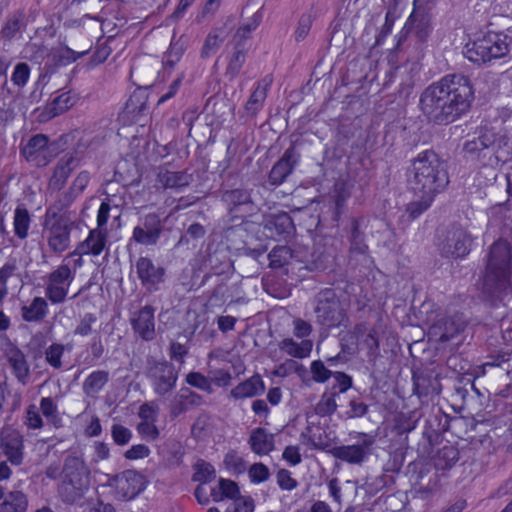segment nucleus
<instances>
[{"mask_svg": "<svg viewBox=\"0 0 512 512\" xmlns=\"http://www.w3.org/2000/svg\"><path fill=\"white\" fill-rule=\"evenodd\" d=\"M300 161V153L294 145L285 150L282 157L273 165L268 175V181L272 186L281 185L292 174Z\"/></svg>", "mask_w": 512, "mask_h": 512, "instance_id": "nucleus-21", "label": "nucleus"}, {"mask_svg": "<svg viewBox=\"0 0 512 512\" xmlns=\"http://www.w3.org/2000/svg\"><path fill=\"white\" fill-rule=\"evenodd\" d=\"M90 181V174L87 171H81L74 179L68 192L64 193L63 196L54 205H58L60 208H68L73 201L84 191Z\"/></svg>", "mask_w": 512, "mask_h": 512, "instance_id": "nucleus-38", "label": "nucleus"}, {"mask_svg": "<svg viewBox=\"0 0 512 512\" xmlns=\"http://www.w3.org/2000/svg\"><path fill=\"white\" fill-rule=\"evenodd\" d=\"M0 448L12 465H21L24 457L23 435L16 429L4 428L0 434Z\"/></svg>", "mask_w": 512, "mask_h": 512, "instance_id": "nucleus-20", "label": "nucleus"}, {"mask_svg": "<svg viewBox=\"0 0 512 512\" xmlns=\"http://www.w3.org/2000/svg\"><path fill=\"white\" fill-rule=\"evenodd\" d=\"M313 311L315 323L325 332L350 325L347 309L332 288L322 289L315 295Z\"/></svg>", "mask_w": 512, "mask_h": 512, "instance_id": "nucleus-6", "label": "nucleus"}, {"mask_svg": "<svg viewBox=\"0 0 512 512\" xmlns=\"http://www.w3.org/2000/svg\"><path fill=\"white\" fill-rule=\"evenodd\" d=\"M472 239L461 227H454L447 232L441 244V253L445 257L462 258L470 252Z\"/></svg>", "mask_w": 512, "mask_h": 512, "instance_id": "nucleus-19", "label": "nucleus"}, {"mask_svg": "<svg viewBox=\"0 0 512 512\" xmlns=\"http://www.w3.org/2000/svg\"><path fill=\"white\" fill-rule=\"evenodd\" d=\"M145 376L149 380L153 392L157 396L163 397L175 389L178 371L173 363L149 356L146 359Z\"/></svg>", "mask_w": 512, "mask_h": 512, "instance_id": "nucleus-9", "label": "nucleus"}, {"mask_svg": "<svg viewBox=\"0 0 512 512\" xmlns=\"http://www.w3.org/2000/svg\"><path fill=\"white\" fill-rule=\"evenodd\" d=\"M511 42L512 38L504 33L488 31L466 43L463 54L473 63L485 64L505 57L510 51Z\"/></svg>", "mask_w": 512, "mask_h": 512, "instance_id": "nucleus-7", "label": "nucleus"}, {"mask_svg": "<svg viewBox=\"0 0 512 512\" xmlns=\"http://www.w3.org/2000/svg\"><path fill=\"white\" fill-rule=\"evenodd\" d=\"M261 22V16L257 13L251 18V20L242 26H240L235 35L234 39L237 41H241L242 43H246V40L250 37V33L254 31Z\"/></svg>", "mask_w": 512, "mask_h": 512, "instance_id": "nucleus-58", "label": "nucleus"}, {"mask_svg": "<svg viewBox=\"0 0 512 512\" xmlns=\"http://www.w3.org/2000/svg\"><path fill=\"white\" fill-rule=\"evenodd\" d=\"M89 488L90 470L83 458L72 454L66 456L57 488L61 501L66 505L78 504Z\"/></svg>", "mask_w": 512, "mask_h": 512, "instance_id": "nucleus-5", "label": "nucleus"}, {"mask_svg": "<svg viewBox=\"0 0 512 512\" xmlns=\"http://www.w3.org/2000/svg\"><path fill=\"white\" fill-rule=\"evenodd\" d=\"M310 369L313 379L318 383H324L332 377L334 373L329 370L321 360L313 361Z\"/></svg>", "mask_w": 512, "mask_h": 512, "instance_id": "nucleus-64", "label": "nucleus"}, {"mask_svg": "<svg viewBox=\"0 0 512 512\" xmlns=\"http://www.w3.org/2000/svg\"><path fill=\"white\" fill-rule=\"evenodd\" d=\"M21 317L25 322L41 323L48 315V303L43 297H34L32 301L21 307Z\"/></svg>", "mask_w": 512, "mask_h": 512, "instance_id": "nucleus-32", "label": "nucleus"}, {"mask_svg": "<svg viewBox=\"0 0 512 512\" xmlns=\"http://www.w3.org/2000/svg\"><path fill=\"white\" fill-rule=\"evenodd\" d=\"M431 16L424 10H414L400 32L397 47L408 35H412L420 43H424L432 32Z\"/></svg>", "mask_w": 512, "mask_h": 512, "instance_id": "nucleus-17", "label": "nucleus"}, {"mask_svg": "<svg viewBox=\"0 0 512 512\" xmlns=\"http://www.w3.org/2000/svg\"><path fill=\"white\" fill-rule=\"evenodd\" d=\"M467 325V319L461 312H455L437 320L431 327V333L439 341L447 342L462 332Z\"/></svg>", "mask_w": 512, "mask_h": 512, "instance_id": "nucleus-23", "label": "nucleus"}, {"mask_svg": "<svg viewBox=\"0 0 512 512\" xmlns=\"http://www.w3.org/2000/svg\"><path fill=\"white\" fill-rule=\"evenodd\" d=\"M118 496L123 500H132L145 489V477L135 470H125L113 477Z\"/></svg>", "mask_w": 512, "mask_h": 512, "instance_id": "nucleus-18", "label": "nucleus"}, {"mask_svg": "<svg viewBox=\"0 0 512 512\" xmlns=\"http://www.w3.org/2000/svg\"><path fill=\"white\" fill-rule=\"evenodd\" d=\"M64 210L53 204L47 208L44 216L43 232L50 251L55 254H61L69 248L70 233L76 226L71 213Z\"/></svg>", "mask_w": 512, "mask_h": 512, "instance_id": "nucleus-8", "label": "nucleus"}, {"mask_svg": "<svg viewBox=\"0 0 512 512\" xmlns=\"http://www.w3.org/2000/svg\"><path fill=\"white\" fill-rule=\"evenodd\" d=\"M136 273L143 287L149 292L158 290L159 284L164 282L165 269L155 265L148 257H140L137 260Z\"/></svg>", "mask_w": 512, "mask_h": 512, "instance_id": "nucleus-24", "label": "nucleus"}, {"mask_svg": "<svg viewBox=\"0 0 512 512\" xmlns=\"http://www.w3.org/2000/svg\"><path fill=\"white\" fill-rule=\"evenodd\" d=\"M20 153L31 165L45 167L59 154V146L51 142L47 135L36 134L21 146Z\"/></svg>", "mask_w": 512, "mask_h": 512, "instance_id": "nucleus-11", "label": "nucleus"}, {"mask_svg": "<svg viewBox=\"0 0 512 512\" xmlns=\"http://www.w3.org/2000/svg\"><path fill=\"white\" fill-rule=\"evenodd\" d=\"M272 269H281L288 266L293 259L292 249L286 245L274 247L267 256Z\"/></svg>", "mask_w": 512, "mask_h": 512, "instance_id": "nucleus-45", "label": "nucleus"}, {"mask_svg": "<svg viewBox=\"0 0 512 512\" xmlns=\"http://www.w3.org/2000/svg\"><path fill=\"white\" fill-rule=\"evenodd\" d=\"M74 279L70 267L62 264L52 271L46 281L45 296L52 304L65 302L69 286Z\"/></svg>", "mask_w": 512, "mask_h": 512, "instance_id": "nucleus-13", "label": "nucleus"}, {"mask_svg": "<svg viewBox=\"0 0 512 512\" xmlns=\"http://www.w3.org/2000/svg\"><path fill=\"white\" fill-rule=\"evenodd\" d=\"M29 76V65L25 62H19L14 67L13 73L11 75V81L14 85L18 87H24L29 80Z\"/></svg>", "mask_w": 512, "mask_h": 512, "instance_id": "nucleus-60", "label": "nucleus"}, {"mask_svg": "<svg viewBox=\"0 0 512 512\" xmlns=\"http://www.w3.org/2000/svg\"><path fill=\"white\" fill-rule=\"evenodd\" d=\"M264 229L269 237L287 238L294 233L295 226L288 213L280 212L266 218Z\"/></svg>", "mask_w": 512, "mask_h": 512, "instance_id": "nucleus-27", "label": "nucleus"}, {"mask_svg": "<svg viewBox=\"0 0 512 512\" xmlns=\"http://www.w3.org/2000/svg\"><path fill=\"white\" fill-rule=\"evenodd\" d=\"M27 497L21 491H12L0 504V512H26Z\"/></svg>", "mask_w": 512, "mask_h": 512, "instance_id": "nucleus-44", "label": "nucleus"}, {"mask_svg": "<svg viewBox=\"0 0 512 512\" xmlns=\"http://www.w3.org/2000/svg\"><path fill=\"white\" fill-rule=\"evenodd\" d=\"M449 426L444 423V426H440V419L435 417V415H431L426 420V426L423 431V439L425 443L423 444V448L421 450L422 454H426L430 456L432 453V447L438 443L441 438V435L449 430Z\"/></svg>", "mask_w": 512, "mask_h": 512, "instance_id": "nucleus-30", "label": "nucleus"}, {"mask_svg": "<svg viewBox=\"0 0 512 512\" xmlns=\"http://www.w3.org/2000/svg\"><path fill=\"white\" fill-rule=\"evenodd\" d=\"M7 359L13 369L15 377L21 383L25 384L30 373L25 354L17 346H12L7 351Z\"/></svg>", "mask_w": 512, "mask_h": 512, "instance_id": "nucleus-35", "label": "nucleus"}, {"mask_svg": "<svg viewBox=\"0 0 512 512\" xmlns=\"http://www.w3.org/2000/svg\"><path fill=\"white\" fill-rule=\"evenodd\" d=\"M464 157L484 167H502L512 160V145L505 133L481 127L477 136L464 142Z\"/></svg>", "mask_w": 512, "mask_h": 512, "instance_id": "nucleus-3", "label": "nucleus"}, {"mask_svg": "<svg viewBox=\"0 0 512 512\" xmlns=\"http://www.w3.org/2000/svg\"><path fill=\"white\" fill-rule=\"evenodd\" d=\"M192 480L201 484L212 482L216 478V470L212 464L204 459H198L193 465Z\"/></svg>", "mask_w": 512, "mask_h": 512, "instance_id": "nucleus-46", "label": "nucleus"}, {"mask_svg": "<svg viewBox=\"0 0 512 512\" xmlns=\"http://www.w3.org/2000/svg\"><path fill=\"white\" fill-rule=\"evenodd\" d=\"M106 242V230L97 227L96 229L90 230L88 237L77 245L73 254L79 256L88 254L94 256L100 255L106 246Z\"/></svg>", "mask_w": 512, "mask_h": 512, "instance_id": "nucleus-29", "label": "nucleus"}, {"mask_svg": "<svg viewBox=\"0 0 512 512\" xmlns=\"http://www.w3.org/2000/svg\"><path fill=\"white\" fill-rule=\"evenodd\" d=\"M362 344L367 349L368 361L375 364L377 359L380 357V341L378 332L375 328L369 329L362 341Z\"/></svg>", "mask_w": 512, "mask_h": 512, "instance_id": "nucleus-49", "label": "nucleus"}, {"mask_svg": "<svg viewBox=\"0 0 512 512\" xmlns=\"http://www.w3.org/2000/svg\"><path fill=\"white\" fill-rule=\"evenodd\" d=\"M369 406L361 401L360 398L354 397L349 401V410L345 412L346 418H360L368 413Z\"/></svg>", "mask_w": 512, "mask_h": 512, "instance_id": "nucleus-62", "label": "nucleus"}, {"mask_svg": "<svg viewBox=\"0 0 512 512\" xmlns=\"http://www.w3.org/2000/svg\"><path fill=\"white\" fill-rule=\"evenodd\" d=\"M186 382L192 387L205 391L207 393H212V383L211 380L201 374L200 372H190L186 375Z\"/></svg>", "mask_w": 512, "mask_h": 512, "instance_id": "nucleus-56", "label": "nucleus"}, {"mask_svg": "<svg viewBox=\"0 0 512 512\" xmlns=\"http://www.w3.org/2000/svg\"><path fill=\"white\" fill-rule=\"evenodd\" d=\"M26 27V16L23 11H15L8 16L2 30L3 38L11 40Z\"/></svg>", "mask_w": 512, "mask_h": 512, "instance_id": "nucleus-41", "label": "nucleus"}, {"mask_svg": "<svg viewBox=\"0 0 512 512\" xmlns=\"http://www.w3.org/2000/svg\"><path fill=\"white\" fill-rule=\"evenodd\" d=\"M163 232V222L160 216L153 212L140 218L137 226L134 227L132 239L144 246H154L158 243Z\"/></svg>", "mask_w": 512, "mask_h": 512, "instance_id": "nucleus-14", "label": "nucleus"}, {"mask_svg": "<svg viewBox=\"0 0 512 512\" xmlns=\"http://www.w3.org/2000/svg\"><path fill=\"white\" fill-rule=\"evenodd\" d=\"M279 347L290 356L304 358L311 352L312 343L310 341H303L301 344H298L293 339L287 338L280 342Z\"/></svg>", "mask_w": 512, "mask_h": 512, "instance_id": "nucleus-48", "label": "nucleus"}, {"mask_svg": "<svg viewBox=\"0 0 512 512\" xmlns=\"http://www.w3.org/2000/svg\"><path fill=\"white\" fill-rule=\"evenodd\" d=\"M110 374L106 370H96L84 380L82 389L86 396L95 397L109 382Z\"/></svg>", "mask_w": 512, "mask_h": 512, "instance_id": "nucleus-40", "label": "nucleus"}, {"mask_svg": "<svg viewBox=\"0 0 512 512\" xmlns=\"http://www.w3.org/2000/svg\"><path fill=\"white\" fill-rule=\"evenodd\" d=\"M248 49L249 48L247 47L246 43H242L241 41H237L235 43L234 51L230 57L225 71L226 77H228L230 80L235 79L239 75L246 61Z\"/></svg>", "mask_w": 512, "mask_h": 512, "instance_id": "nucleus-39", "label": "nucleus"}, {"mask_svg": "<svg viewBox=\"0 0 512 512\" xmlns=\"http://www.w3.org/2000/svg\"><path fill=\"white\" fill-rule=\"evenodd\" d=\"M271 84L272 78L269 76H266L257 82L255 89L253 90L245 105V109L248 114L254 116L263 108V104Z\"/></svg>", "mask_w": 512, "mask_h": 512, "instance_id": "nucleus-33", "label": "nucleus"}, {"mask_svg": "<svg viewBox=\"0 0 512 512\" xmlns=\"http://www.w3.org/2000/svg\"><path fill=\"white\" fill-rule=\"evenodd\" d=\"M129 322L135 336L143 341L150 342L156 338L155 308L145 305L130 312Z\"/></svg>", "mask_w": 512, "mask_h": 512, "instance_id": "nucleus-16", "label": "nucleus"}, {"mask_svg": "<svg viewBox=\"0 0 512 512\" xmlns=\"http://www.w3.org/2000/svg\"><path fill=\"white\" fill-rule=\"evenodd\" d=\"M32 219L29 211L23 206L18 205L14 211V234L20 240H24L28 237L29 228Z\"/></svg>", "mask_w": 512, "mask_h": 512, "instance_id": "nucleus-42", "label": "nucleus"}, {"mask_svg": "<svg viewBox=\"0 0 512 512\" xmlns=\"http://www.w3.org/2000/svg\"><path fill=\"white\" fill-rule=\"evenodd\" d=\"M80 160L74 154H65L54 168L52 180L59 187L64 186L73 170L79 166Z\"/></svg>", "mask_w": 512, "mask_h": 512, "instance_id": "nucleus-37", "label": "nucleus"}, {"mask_svg": "<svg viewBox=\"0 0 512 512\" xmlns=\"http://www.w3.org/2000/svg\"><path fill=\"white\" fill-rule=\"evenodd\" d=\"M206 234V229L200 223H192L186 229V232L182 234L176 244V247L188 245L191 240L202 239Z\"/></svg>", "mask_w": 512, "mask_h": 512, "instance_id": "nucleus-51", "label": "nucleus"}, {"mask_svg": "<svg viewBox=\"0 0 512 512\" xmlns=\"http://www.w3.org/2000/svg\"><path fill=\"white\" fill-rule=\"evenodd\" d=\"M223 42V39L219 37L217 34L210 33L202 47L201 50V57L202 58H209L212 55H214L218 49L220 48L221 44Z\"/></svg>", "mask_w": 512, "mask_h": 512, "instance_id": "nucleus-63", "label": "nucleus"}, {"mask_svg": "<svg viewBox=\"0 0 512 512\" xmlns=\"http://www.w3.org/2000/svg\"><path fill=\"white\" fill-rule=\"evenodd\" d=\"M368 218L365 216L351 217L344 227L345 236L350 244L352 253L364 254L368 250L365 238V230L368 226Z\"/></svg>", "mask_w": 512, "mask_h": 512, "instance_id": "nucleus-26", "label": "nucleus"}, {"mask_svg": "<svg viewBox=\"0 0 512 512\" xmlns=\"http://www.w3.org/2000/svg\"><path fill=\"white\" fill-rule=\"evenodd\" d=\"M408 184L414 194L436 197L449 184L445 162L433 150L420 152L411 161V168L408 170Z\"/></svg>", "mask_w": 512, "mask_h": 512, "instance_id": "nucleus-4", "label": "nucleus"}, {"mask_svg": "<svg viewBox=\"0 0 512 512\" xmlns=\"http://www.w3.org/2000/svg\"><path fill=\"white\" fill-rule=\"evenodd\" d=\"M407 475L417 493L429 495L439 485L438 470L431 463L422 460L412 461L407 466Z\"/></svg>", "mask_w": 512, "mask_h": 512, "instance_id": "nucleus-12", "label": "nucleus"}, {"mask_svg": "<svg viewBox=\"0 0 512 512\" xmlns=\"http://www.w3.org/2000/svg\"><path fill=\"white\" fill-rule=\"evenodd\" d=\"M414 195L417 196L418 199L410 202L406 206V210H405V212L408 215V218L410 220L417 219L426 210H428L431 207V205L435 199L434 196L426 195V194H414Z\"/></svg>", "mask_w": 512, "mask_h": 512, "instance_id": "nucleus-47", "label": "nucleus"}, {"mask_svg": "<svg viewBox=\"0 0 512 512\" xmlns=\"http://www.w3.org/2000/svg\"><path fill=\"white\" fill-rule=\"evenodd\" d=\"M339 343L341 352L347 356L354 355L358 350V340L349 331L340 333Z\"/></svg>", "mask_w": 512, "mask_h": 512, "instance_id": "nucleus-61", "label": "nucleus"}, {"mask_svg": "<svg viewBox=\"0 0 512 512\" xmlns=\"http://www.w3.org/2000/svg\"><path fill=\"white\" fill-rule=\"evenodd\" d=\"M474 98L475 91L468 76L448 74L422 91L419 107L429 123L446 126L468 113Z\"/></svg>", "mask_w": 512, "mask_h": 512, "instance_id": "nucleus-1", "label": "nucleus"}, {"mask_svg": "<svg viewBox=\"0 0 512 512\" xmlns=\"http://www.w3.org/2000/svg\"><path fill=\"white\" fill-rule=\"evenodd\" d=\"M430 455H432L433 459L432 466L437 470L450 469L459 460V450L449 443H446Z\"/></svg>", "mask_w": 512, "mask_h": 512, "instance_id": "nucleus-36", "label": "nucleus"}, {"mask_svg": "<svg viewBox=\"0 0 512 512\" xmlns=\"http://www.w3.org/2000/svg\"><path fill=\"white\" fill-rule=\"evenodd\" d=\"M264 391L265 385L261 376L259 374H255L233 388L230 395L235 399H243L261 395Z\"/></svg>", "mask_w": 512, "mask_h": 512, "instance_id": "nucleus-34", "label": "nucleus"}, {"mask_svg": "<svg viewBox=\"0 0 512 512\" xmlns=\"http://www.w3.org/2000/svg\"><path fill=\"white\" fill-rule=\"evenodd\" d=\"M160 184L164 188L180 189L189 185L191 181V175L183 171H164L158 175Z\"/></svg>", "mask_w": 512, "mask_h": 512, "instance_id": "nucleus-43", "label": "nucleus"}, {"mask_svg": "<svg viewBox=\"0 0 512 512\" xmlns=\"http://www.w3.org/2000/svg\"><path fill=\"white\" fill-rule=\"evenodd\" d=\"M202 404L203 397L200 394L192 391L188 387H182L171 403L170 415L173 418H176L179 415L186 413L191 408L198 407Z\"/></svg>", "mask_w": 512, "mask_h": 512, "instance_id": "nucleus-28", "label": "nucleus"}, {"mask_svg": "<svg viewBox=\"0 0 512 512\" xmlns=\"http://www.w3.org/2000/svg\"><path fill=\"white\" fill-rule=\"evenodd\" d=\"M87 51L76 52L68 46H61L53 49L47 56L44 66L41 68L39 82L46 83L50 77L55 74L60 67L67 66L76 62L79 58L85 56Z\"/></svg>", "mask_w": 512, "mask_h": 512, "instance_id": "nucleus-15", "label": "nucleus"}, {"mask_svg": "<svg viewBox=\"0 0 512 512\" xmlns=\"http://www.w3.org/2000/svg\"><path fill=\"white\" fill-rule=\"evenodd\" d=\"M337 395L336 391H332L330 393L325 392L319 402L316 404L315 412L319 416H329L332 415L336 409L337 404L335 401V396Z\"/></svg>", "mask_w": 512, "mask_h": 512, "instance_id": "nucleus-50", "label": "nucleus"}, {"mask_svg": "<svg viewBox=\"0 0 512 512\" xmlns=\"http://www.w3.org/2000/svg\"><path fill=\"white\" fill-rule=\"evenodd\" d=\"M147 109L146 101L141 95L133 94L125 104L124 112L135 118L141 115Z\"/></svg>", "mask_w": 512, "mask_h": 512, "instance_id": "nucleus-53", "label": "nucleus"}, {"mask_svg": "<svg viewBox=\"0 0 512 512\" xmlns=\"http://www.w3.org/2000/svg\"><path fill=\"white\" fill-rule=\"evenodd\" d=\"M223 462L227 469L232 470L236 474H241L246 470L245 461L235 450L228 451Z\"/></svg>", "mask_w": 512, "mask_h": 512, "instance_id": "nucleus-59", "label": "nucleus"}, {"mask_svg": "<svg viewBox=\"0 0 512 512\" xmlns=\"http://www.w3.org/2000/svg\"><path fill=\"white\" fill-rule=\"evenodd\" d=\"M349 445L334 446L327 451L336 459L351 465H362L372 455L376 443L375 435L355 432Z\"/></svg>", "mask_w": 512, "mask_h": 512, "instance_id": "nucleus-10", "label": "nucleus"}, {"mask_svg": "<svg viewBox=\"0 0 512 512\" xmlns=\"http://www.w3.org/2000/svg\"><path fill=\"white\" fill-rule=\"evenodd\" d=\"M404 453L401 451H394L389 454V459L384 465L383 471L385 474L393 475L395 478V475H397L404 464Z\"/></svg>", "mask_w": 512, "mask_h": 512, "instance_id": "nucleus-54", "label": "nucleus"}, {"mask_svg": "<svg viewBox=\"0 0 512 512\" xmlns=\"http://www.w3.org/2000/svg\"><path fill=\"white\" fill-rule=\"evenodd\" d=\"M251 192L252 190L245 187L224 189L221 192V201L231 214L250 212L254 206Z\"/></svg>", "mask_w": 512, "mask_h": 512, "instance_id": "nucleus-25", "label": "nucleus"}, {"mask_svg": "<svg viewBox=\"0 0 512 512\" xmlns=\"http://www.w3.org/2000/svg\"><path fill=\"white\" fill-rule=\"evenodd\" d=\"M314 18L311 13H304L300 16L294 37L296 42L303 41L309 34Z\"/></svg>", "mask_w": 512, "mask_h": 512, "instance_id": "nucleus-57", "label": "nucleus"}, {"mask_svg": "<svg viewBox=\"0 0 512 512\" xmlns=\"http://www.w3.org/2000/svg\"><path fill=\"white\" fill-rule=\"evenodd\" d=\"M480 295L493 307L512 297V245L505 239H498L489 247Z\"/></svg>", "mask_w": 512, "mask_h": 512, "instance_id": "nucleus-2", "label": "nucleus"}, {"mask_svg": "<svg viewBox=\"0 0 512 512\" xmlns=\"http://www.w3.org/2000/svg\"><path fill=\"white\" fill-rule=\"evenodd\" d=\"M65 346L60 343H52L45 350V360L54 369L62 368L61 358L64 354Z\"/></svg>", "mask_w": 512, "mask_h": 512, "instance_id": "nucleus-52", "label": "nucleus"}, {"mask_svg": "<svg viewBox=\"0 0 512 512\" xmlns=\"http://www.w3.org/2000/svg\"><path fill=\"white\" fill-rule=\"evenodd\" d=\"M248 443L257 455H267L274 450V434L258 427L252 430Z\"/></svg>", "mask_w": 512, "mask_h": 512, "instance_id": "nucleus-31", "label": "nucleus"}, {"mask_svg": "<svg viewBox=\"0 0 512 512\" xmlns=\"http://www.w3.org/2000/svg\"><path fill=\"white\" fill-rule=\"evenodd\" d=\"M413 390L422 402H428L441 392L438 375L433 370L413 372Z\"/></svg>", "mask_w": 512, "mask_h": 512, "instance_id": "nucleus-22", "label": "nucleus"}, {"mask_svg": "<svg viewBox=\"0 0 512 512\" xmlns=\"http://www.w3.org/2000/svg\"><path fill=\"white\" fill-rule=\"evenodd\" d=\"M111 437L116 445L125 446L131 441L133 433L126 426L114 423L111 427Z\"/></svg>", "mask_w": 512, "mask_h": 512, "instance_id": "nucleus-55", "label": "nucleus"}]
</instances>
